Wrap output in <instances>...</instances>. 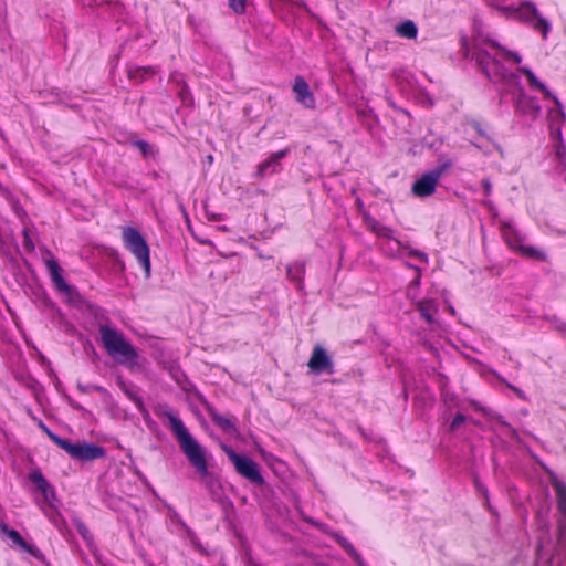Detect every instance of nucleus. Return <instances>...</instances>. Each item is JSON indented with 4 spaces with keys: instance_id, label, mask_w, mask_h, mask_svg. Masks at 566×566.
Wrapping results in <instances>:
<instances>
[{
    "instance_id": "nucleus-12",
    "label": "nucleus",
    "mask_w": 566,
    "mask_h": 566,
    "mask_svg": "<svg viewBox=\"0 0 566 566\" xmlns=\"http://www.w3.org/2000/svg\"><path fill=\"white\" fill-rule=\"evenodd\" d=\"M41 258L55 289L61 293H69L70 286L63 277V269L60 266L57 261L49 251L43 252Z\"/></svg>"
},
{
    "instance_id": "nucleus-3",
    "label": "nucleus",
    "mask_w": 566,
    "mask_h": 566,
    "mask_svg": "<svg viewBox=\"0 0 566 566\" xmlns=\"http://www.w3.org/2000/svg\"><path fill=\"white\" fill-rule=\"evenodd\" d=\"M165 416L169 422L170 430L188 461L192 464L200 476H207L209 474V470L206 449L190 434L184 422L176 413L169 410L165 412Z\"/></svg>"
},
{
    "instance_id": "nucleus-11",
    "label": "nucleus",
    "mask_w": 566,
    "mask_h": 566,
    "mask_svg": "<svg viewBox=\"0 0 566 566\" xmlns=\"http://www.w3.org/2000/svg\"><path fill=\"white\" fill-rule=\"evenodd\" d=\"M363 219L369 231L379 238L389 240L387 250L392 254L400 252V250L408 249L401 241L394 237V230L391 228L380 223L368 213H364Z\"/></svg>"
},
{
    "instance_id": "nucleus-28",
    "label": "nucleus",
    "mask_w": 566,
    "mask_h": 566,
    "mask_svg": "<svg viewBox=\"0 0 566 566\" xmlns=\"http://www.w3.org/2000/svg\"><path fill=\"white\" fill-rule=\"evenodd\" d=\"M464 421H465V417L462 413H458L453 418V420H452V422L450 424V430L451 431L457 430Z\"/></svg>"
},
{
    "instance_id": "nucleus-29",
    "label": "nucleus",
    "mask_w": 566,
    "mask_h": 566,
    "mask_svg": "<svg viewBox=\"0 0 566 566\" xmlns=\"http://www.w3.org/2000/svg\"><path fill=\"white\" fill-rule=\"evenodd\" d=\"M481 185L483 187V190H484V195L488 197L491 195V191H492V184L489 179H483L481 181Z\"/></svg>"
},
{
    "instance_id": "nucleus-32",
    "label": "nucleus",
    "mask_w": 566,
    "mask_h": 566,
    "mask_svg": "<svg viewBox=\"0 0 566 566\" xmlns=\"http://www.w3.org/2000/svg\"><path fill=\"white\" fill-rule=\"evenodd\" d=\"M509 387H510V388H511V389H512V390H513V391H514V392H515V394H516L521 399H525V395H524V392H523L521 389H518V388H516V387H514V386H509Z\"/></svg>"
},
{
    "instance_id": "nucleus-17",
    "label": "nucleus",
    "mask_w": 566,
    "mask_h": 566,
    "mask_svg": "<svg viewBox=\"0 0 566 566\" xmlns=\"http://www.w3.org/2000/svg\"><path fill=\"white\" fill-rule=\"evenodd\" d=\"M555 489L557 492V507L560 513L558 521L559 537L560 541L566 542V490L560 483H557Z\"/></svg>"
},
{
    "instance_id": "nucleus-6",
    "label": "nucleus",
    "mask_w": 566,
    "mask_h": 566,
    "mask_svg": "<svg viewBox=\"0 0 566 566\" xmlns=\"http://www.w3.org/2000/svg\"><path fill=\"white\" fill-rule=\"evenodd\" d=\"M123 242L125 248L136 258L144 269L145 276L149 277L151 273L150 251L144 237L137 229L125 227L123 229Z\"/></svg>"
},
{
    "instance_id": "nucleus-31",
    "label": "nucleus",
    "mask_w": 566,
    "mask_h": 566,
    "mask_svg": "<svg viewBox=\"0 0 566 566\" xmlns=\"http://www.w3.org/2000/svg\"><path fill=\"white\" fill-rule=\"evenodd\" d=\"M77 530L81 533V535L83 536V538H85V539L88 538V531L82 523L77 524Z\"/></svg>"
},
{
    "instance_id": "nucleus-20",
    "label": "nucleus",
    "mask_w": 566,
    "mask_h": 566,
    "mask_svg": "<svg viewBox=\"0 0 566 566\" xmlns=\"http://www.w3.org/2000/svg\"><path fill=\"white\" fill-rule=\"evenodd\" d=\"M156 74L155 67L151 66H130L128 69V76L135 82H143Z\"/></svg>"
},
{
    "instance_id": "nucleus-23",
    "label": "nucleus",
    "mask_w": 566,
    "mask_h": 566,
    "mask_svg": "<svg viewBox=\"0 0 566 566\" xmlns=\"http://www.w3.org/2000/svg\"><path fill=\"white\" fill-rule=\"evenodd\" d=\"M213 422L219 426L222 430L226 432H234L235 431V424L234 421L226 416L222 415H213L212 416Z\"/></svg>"
},
{
    "instance_id": "nucleus-26",
    "label": "nucleus",
    "mask_w": 566,
    "mask_h": 566,
    "mask_svg": "<svg viewBox=\"0 0 566 566\" xmlns=\"http://www.w3.org/2000/svg\"><path fill=\"white\" fill-rule=\"evenodd\" d=\"M408 254L410 256L416 258L417 260H419V261H421L423 263H428V255L424 252H422V251L410 249L408 251Z\"/></svg>"
},
{
    "instance_id": "nucleus-19",
    "label": "nucleus",
    "mask_w": 566,
    "mask_h": 566,
    "mask_svg": "<svg viewBox=\"0 0 566 566\" xmlns=\"http://www.w3.org/2000/svg\"><path fill=\"white\" fill-rule=\"evenodd\" d=\"M287 277L296 284L297 289L302 287L305 274V265L302 262H294L286 266Z\"/></svg>"
},
{
    "instance_id": "nucleus-25",
    "label": "nucleus",
    "mask_w": 566,
    "mask_h": 566,
    "mask_svg": "<svg viewBox=\"0 0 566 566\" xmlns=\"http://www.w3.org/2000/svg\"><path fill=\"white\" fill-rule=\"evenodd\" d=\"M248 0H228L229 7L238 14H242L245 11Z\"/></svg>"
},
{
    "instance_id": "nucleus-5",
    "label": "nucleus",
    "mask_w": 566,
    "mask_h": 566,
    "mask_svg": "<svg viewBox=\"0 0 566 566\" xmlns=\"http://www.w3.org/2000/svg\"><path fill=\"white\" fill-rule=\"evenodd\" d=\"M38 424L61 449H63L74 460L92 461L103 458L105 455V450L102 447L88 442L72 443L71 441L62 439L52 433L51 431H49V429L44 424Z\"/></svg>"
},
{
    "instance_id": "nucleus-10",
    "label": "nucleus",
    "mask_w": 566,
    "mask_h": 566,
    "mask_svg": "<svg viewBox=\"0 0 566 566\" xmlns=\"http://www.w3.org/2000/svg\"><path fill=\"white\" fill-rule=\"evenodd\" d=\"M38 493H41L44 505V514L56 525L60 523V501L56 497L54 488L38 473Z\"/></svg>"
},
{
    "instance_id": "nucleus-34",
    "label": "nucleus",
    "mask_w": 566,
    "mask_h": 566,
    "mask_svg": "<svg viewBox=\"0 0 566 566\" xmlns=\"http://www.w3.org/2000/svg\"><path fill=\"white\" fill-rule=\"evenodd\" d=\"M357 205H358V207H359V208H361V207H363V202H361V200H360V199H358V200H357Z\"/></svg>"
},
{
    "instance_id": "nucleus-13",
    "label": "nucleus",
    "mask_w": 566,
    "mask_h": 566,
    "mask_svg": "<svg viewBox=\"0 0 566 566\" xmlns=\"http://www.w3.org/2000/svg\"><path fill=\"white\" fill-rule=\"evenodd\" d=\"M442 169H436L428 174H424L412 185V192L417 197H428L432 195L436 187L441 178Z\"/></svg>"
},
{
    "instance_id": "nucleus-18",
    "label": "nucleus",
    "mask_w": 566,
    "mask_h": 566,
    "mask_svg": "<svg viewBox=\"0 0 566 566\" xmlns=\"http://www.w3.org/2000/svg\"><path fill=\"white\" fill-rule=\"evenodd\" d=\"M417 310L420 312L427 323L431 324L434 322V315L438 312V304L434 300H423L417 303Z\"/></svg>"
},
{
    "instance_id": "nucleus-21",
    "label": "nucleus",
    "mask_w": 566,
    "mask_h": 566,
    "mask_svg": "<svg viewBox=\"0 0 566 566\" xmlns=\"http://www.w3.org/2000/svg\"><path fill=\"white\" fill-rule=\"evenodd\" d=\"M396 34L405 39H416L418 34V28L411 20H406L395 28Z\"/></svg>"
},
{
    "instance_id": "nucleus-1",
    "label": "nucleus",
    "mask_w": 566,
    "mask_h": 566,
    "mask_svg": "<svg viewBox=\"0 0 566 566\" xmlns=\"http://www.w3.org/2000/svg\"><path fill=\"white\" fill-rule=\"evenodd\" d=\"M472 59L491 81L517 86L516 93H513V105L517 115L531 122L539 117L542 107L537 98L524 92L518 76L510 70L511 65H517L522 61L517 53L507 51L493 41H485L474 45Z\"/></svg>"
},
{
    "instance_id": "nucleus-27",
    "label": "nucleus",
    "mask_w": 566,
    "mask_h": 566,
    "mask_svg": "<svg viewBox=\"0 0 566 566\" xmlns=\"http://www.w3.org/2000/svg\"><path fill=\"white\" fill-rule=\"evenodd\" d=\"M23 247L29 251L34 249L33 242L30 238V231L28 229L23 230Z\"/></svg>"
},
{
    "instance_id": "nucleus-16",
    "label": "nucleus",
    "mask_w": 566,
    "mask_h": 566,
    "mask_svg": "<svg viewBox=\"0 0 566 566\" xmlns=\"http://www.w3.org/2000/svg\"><path fill=\"white\" fill-rule=\"evenodd\" d=\"M293 92L295 93V98L298 103H301L306 108L315 107V98L310 90L306 81L298 76L294 81Z\"/></svg>"
},
{
    "instance_id": "nucleus-30",
    "label": "nucleus",
    "mask_w": 566,
    "mask_h": 566,
    "mask_svg": "<svg viewBox=\"0 0 566 566\" xmlns=\"http://www.w3.org/2000/svg\"><path fill=\"white\" fill-rule=\"evenodd\" d=\"M136 145L142 150V153L144 155H148V153L150 150V146L146 142L140 140V142H137Z\"/></svg>"
},
{
    "instance_id": "nucleus-9",
    "label": "nucleus",
    "mask_w": 566,
    "mask_h": 566,
    "mask_svg": "<svg viewBox=\"0 0 566 566\" xmlns=\"http://www.w3.org/2000/svg\"><path fill=\"white\" fill-rule=\"evenodd\" d=\"M222 450L235 467L237 472L255 484H262L263 478L260 473L258 464L248 457L239 455L228 446H222Z\"/></svg>"
},
{
    "instance_id": "nucleus-4",
    "label": "nucleus",
    "mask_w": 566,
    "mask_h": 566,
    "mask_svg": "<svg viewBox=\"0 0 566 566\" xmlns=\"http://www.w3.org/2000/svg\"><path fill=\"white\" fill-rule=\"evenodd\" d=\"M99 334L107 354L118 364L128 368H134L139 365L137 350L125 338L122 332L106 325H101Z\"/></svg>"
},
{
    "instance_id": "nucleus-15",
    "label": "nucleus",
    "mask_w": 566,
    "mask_h": 566,
    "mask_svg": "<svg viewBox=\"0 0 566 566\" xmlns=\"http://www.w3.org/2000/svg\"><path fill=\"white\" fill-rule=\"evenodd\" d=\"M289 149H282L272 154L268 159L259 164L256 175L265 177L281 170V160L287 155Z\"/></svg>"
},
{
    "instance_id": "nucleus-33",
    "label": "nucleus",
    "mask_w": 566,
    "mask_h": 566,
    "mask_svg": "<svg viewBox=\"0 0 566 566\" xmlns=\"http://www.w3.org/2000/svg\"><path fill=\"white\" fill-rule=\"evenodd\" d=\"M28 478L31 482L35 483V470L30 471Z\"/></svg>"
},
{
    "instance_id": "nucleus-22",
    "label": "nucleus",
    "mask_w": 566,
    "mask_h": 566,
    "mask_svg": "<svg viewBox=\"0 0 566 566\" xmlns=\"http://www.w3.org/2000/svg\"><path fill=\"white\" fill-rule=\"evenodd\" d=\"M336 539L338 544L348 553V555L358 564V566H364V560L360 554L346 538L337 536Z\"/></svg>"
},
{
    "instance_id": "nucleus-7",
    "label": "nucleus",
    "mask_w": 566,
    "mask_h": 566,
    "mask_svg": "<svg viewBox=\"0 0 566 566\" xmlns=\"http://www.w3.org/2000/svg\"><path fill=\"white\" fill-rule=\"evenodd\" d=\"M509 17L521 20L530 24L533 29L539 31L543 38H546L549 30V22L542 18L536 6L531 1L523 2L520 7L501 8Z\"/></svg>"
},
{
    "instance_id": "nucleus-2",
    "label": "nucleus",
    "mask_w": 566,
    "mask_h": 566,
    "mask_svg": "<svg viewBox=\"0 0 566 566\" xmlns=\"http://www.w3.org/2000/svg\"><path fill=\"white\" fill-rule=\"evenodd\" d=\"M518 71L527 78L528 85L533 90L541 91L545 97L552 98L555 107L551 108L547 114L551 137L556 143L555 157L557 160L556 171L566 181V147L562 143L560 125L565 120V113L563 111L559 99L552 94V92L535 76V74L527 67H520Z\"/></svg>"
},
{
    "instance_id": "nucleus-24",
    "label": "nucleus",
    "mask_w": 566,
    "mask_h": 566,
    "mask_svg": "<svg viewBox=\"0 0 566 566\" xmlns=\"http://www.w3.org/2000/svg\"><path fill=\"white\" fill-rule=\"evenodd\" d=\"M8 536H9V538H11L13 541L14 544L25 548L31 555L35 556V551L32 547L27 546L24 539L21 537L19 532H17L14 530H10L8 532Z\"/></svg>"
},
{
    "instance_id": "nucleus-8",
    "label": "nucleus",
    "mask_w": 566,
    "mask_h": 566,
    "mask_svg": "<svg viewBox=\"0 0 566 566\" xmlns=\"http://www.w3.org/2000/svg\"><path fill=\"white\" fill-rule=\"evenodd\" d=\"M502 235H503L506 244L510 247V249L520 253L521 255H523L527 259H534V260H538V261L546 260V254L535 247L526 245L524 243L525 237L522 235L511 224H504L502 227Z\"/></svg>"
},
{
    "instance_id": "nucleus-14",
    "label": "nucleus",
    "mask_w": 566,
    "mask_h": 566,
    "mask_svg": "<svg viewBox=\"0 0 566 566\" xmlns=\"http://www.w3.org/2000/svg\"><path fill=\"white\" fill-rule=\"evenodd\" d=\"M307 366L314 374H334L333 361L326 350L319 345L313 348Z\"/></svg>"
}]
</instances>
